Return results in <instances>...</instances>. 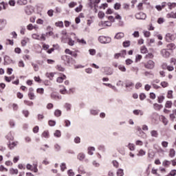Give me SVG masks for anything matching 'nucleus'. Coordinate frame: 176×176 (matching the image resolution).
<instances>
[{"label":"nucleus","instance_id":"13","mask_svg":"<svg viewBox=\"0 0 176 176\" xmlns=\"http://www.w3.org/2000/svg\"><path fill=\"white\" fill-rule=\"evenodd\" d=\"M65 79H67V76L65 75H63L62 76L57 78L56 82H58V83H63Z\"/></svg>","mask_w":176,"mask_h":176},{"label":"nucleus","instance_id":"41","mask_svg":"<svg viewBox=\"0 0 176 176\" xmlns=\"http://www.w3.org/2000/svg\"><path fill=\"white\" fill-rule=\"evenodd\" d=\"M32 38L33 39H37L38 41H39L41 39V36H39L38 34H33L32 35Z\"/></svg>","mask_w":176,"mask_h":176},{"label":"nucleus","instance_id":"57","mask_svg":"<svg viewBox=\"0 0 176 176\" xmlns=\"http://www.w3.org/2000/svg\"><path fill=\"white\" fill-rule=\"evenodd\" d=\"M18 65L19 67H21L22 68H24V67H25V65L24 64V61L23 60H19Z\"/></svg>","mask_w":176,"mask_h":176},{"label":"nucleus","instance_id":"36","mask_svg":"<svg viewBox=\"0 0 176 176\" xmlns=\"http://www.w3.org/2000/svg\"><path fill=\"white\" fill-rule=\"evenodd\" d=\"M13 79H14V76H12L10 77H8V76H5V80L6 82H12V80H13Z\"/></svg>","mask_w":176,"mask_h":176},{"label":"nucleus","instance_id":"21","mask_svg":"<svg viewBox=\"0 0 176 176\" xmlns=\"http://www.w3.org/2000/svg\"><path fill=\"white\" fill-rule=\"evenodd\" d=\"M94 151H95V148L94 147H89L87 148V154H89V155H94Z\"/></svg>","mask_w":176,"mask_h":176},{"label":"nucleus","instance_id":"1","mask_svg":"<svg viewBox=\"0 0 176 176\" xmlns=\"http://www.w3.org/2000/svg\"><path fill=\"white\" fill-rule=\"evenodd\" d=\"M98 41L100 43H109L111 42V38L100 36L98 38Z\"/></svg>","mask_w":176,"mask_h":176},{"label":"nucleus","instance_id":"8","mask_svg":"<svg viewBox=\"0 0 176 176\" xmlns=\"http://www.w3.org/2000/svg\"><path fill=\"white\" fill-rule=\"evenodd\" d=\"M174 39H175V36H174V35L170 34V33H168L166 34V41L167 42H169L170 41H174Z\"/></svg>","mask_w":176,"mask_h":176},{"label":"nucleus","instance_id":"49","mask_svg":"<svg viewBox=\"0 0 176 176\" xmlns=\"http://www.w3.org/2000/svg\"><path fill=\"white\" fill-rule=\"evenodd\" d=\"M0 171L1 172H8V168H6L5 167H3V165L0 166Z\"/></svg>","mask_w":176,"mask_h":176},{"label":"nucleus","instance_id":"34","mask_svg":"<svg viewBox=\"0 0 176 176\" xmlns=\"http://www.w3.org/2000/svg\"><path fill=\"white\" fill-rule=\"evenodd\" d=\"M104 86H107L108 87H110V89H112V90H116V87L114 85H112L111 84L109 83H103Z\"/></svg>","mask_w":176,"mask_h":176},{"label":"nucleus","instance_id":"47","mask_svg":"<svg viewBox=\"0 0 176 176\" xmlns=\"http://www.w3.org/2000/svg\"><path fill=\"white\" fill-rule=\"evenodd\" d=\"M34 28H35V27L31 23H30L27 26V30H28L29 31H32V30H34Z\"/></svg>","mask_w":176,"mask_h":176},{"label":"nucleus","instance_id":"6","mask_svg":"<svg viewBox=\"0 0 176 176\" xmlns=\"http://www.w3.org/2000/svg\"><path fill=\"white\" fill-rule=\"evenodd\" d=\"M135 17L138 20H145L146 19V14L144 12H139L135 14Z\"/></svg>","mask_w":176,"mask_h":176},{"label":"nucleus","instance_id":"52","mask_svg":"<svg viewBox=\"0 0 176 176\" xmlns=\"http://www.w3.org/2000/svg\"><path fill=\"white\" fill-rule=\"evenodd\" d=\"M167 97L168 98H173V91L172 90L168 91Z\"/></svg>","mask_w":176,"mask_h":176},{"label":"nucleus","instance_id":"38","mask_svg":"<svg viewBox=\"0 0 176 176\" xmlns=\"http://www.w3.org/2000/svg\"><path fill=\"white\" fill-rule=\"evenodd\" d=\"M54 136L56 137V138H60L61 137V131H55V133H54Z\"/></svg>","mask_w":176,"mask_h":176},{"label":"nucleus","instance_id":"60","mask_svg":"<svg viewBox=\"0 0 176 176\" xmlns=\"http://www.w3.org/2000/svg\"><path fill=\"white\" fill-rule=\"evenodd\" d=\"M112 164L114 168H118V162L117 161L113 160Z\"/></svg>","mask_w":176,"mask_h":176},{"label":"nucleus","instance_id":"5","mask_svg":"<svg viewBox=\"0 0 176 176\" xmlns=\"http://www.w3.org/2000/svg\"><path fill=\"white\" fill-rule=\"evenodd\" d=\"M3 58H4V64L6 65L9 64H13L14 63V61L12 60V58H10V56L8 55L4 56Z\"/></svg>","mask_w":176,"mask_h":176},{"label":"nucleus","instance_id":"31","mask_svg":"<svg viewBox=\"0 0 176 176\" xmlns=\"http://www.w3.org/2000/svg\"><path fill=\"white\" fill-rule=\"evenodd\" d=\"M29 170L30 171H33L34 173H37L38 170H37V164H33V168L29 169Z\"/></svg>","mask_w":176,"mask_h":176},{"label":"nucleus","instance_id":"51","mask_svg":"<svg viewBox=\"0 0 176 176\" xmlns=\"http://www.w3.org/2000/svg\"><path fill=\"white\" fill-rule=\"evenodd\" d=\"M144 155H145V151L143 149L139 150L138 156H144Z\"/></svg>","mask_w":176,"mask_h":176},{"label":"nucleus","instance_id":"29","mask_svg":"<svg viewBox=\"0 0 176 176\" xmlns=\"http://www.w3.org/2000/svg\"><path fill=\"white\" fill-rule=\"evenodd\" d=\"M17 3L19 5H27V3H28V1H27V0H18Z\"/></svg>","mask_w":176,"mask_h":176},{"label":"nucleus","instance_id":"44","mask_svg":"<svg viewBox=\"0 0 176 176\" xmlns=\"http://www.w3.org/2000/svg\"><path fill=\"white\" fill-rule=\"evenodd\" d=\"M68 45H69V46H74L75 45V41L72 40L71 38H69Z\"/></svg>","mask_w":176,"mask_h":176},{"label":"nucleus","instance_id":"39","mask_svg":"<svg viewBox=\"0 0 176 176\" xmlns=\"http://www.w3.org/2000/svg\"><path fill=\"white\" fill-rule=\"evenodd\" d=\"M98 17H99L100 19H102L103 17H105V13H104V12L100 11L98 13Z\"/></svg>","mask_w":176,"mask_h":176},{"label":"nucleus","instance_id":"7","mask_svg":"<svg viewBox=\"0 0 176 176\" xmlns=\"http://www.w3.org/2000/svg\"><path fill=\"white\" fill-rule=\"evenodd\" d=\"M160 53L164 58H168L170 57V52L166 49L161 50Z\"/></svg>","mask_w":176,"mask_h":176},{"label":"nucleus","instance_id":"10","mask_svg":"<svg viewBox=\"0 0 176 176\" xmlns=\"http://www.w3.org/2000/svg\"><path fill=\"white\" fill-rule=\"evenodd\" d=\"M34 91V89L30 88L29 93H28V97L30 100H34L35 98V94L32 93Z\"/></svg>","mask_w":176,"mask_h":176},{"label":"nucleus","instance_id":"14","mask_svg":"<svg viewBox=\"0 0 176 176\" xmlns=\"http://www.w3.org/2000/svg\"><path fill=\"white\" fill-rule=\"evenodd\" d=\"M30 42V39L27 37L23 38L21 40V46H27V43Z\"/></svg>","mask_w":176,"mask_h":176},{"label":"nucleus","instance_id":"15","mask_svg":"<svg viewBox=\"0 0 176 176\" xmlns=\"http://www.w3.org/2000/svg\"><path fill=\"white\" fill-rule=\"evenodd\" d=\"M126 89H133L134 87V83L131 81H127L125 85Z\"/></svg>","mask_w":176,"mask_h":176},{"label":"nucleus","instance_id":"22","mask_svg":"<svg viewBox=\"0 0 176 176\" xmlns=\"http://www.w3.org/2000/svg\"><path fill=\"white\" fill-rule=\"evenodd\" d=\"M16 146V142H10V144H8V148L10 150L14 148Z\"/></svg>","mask_w":176,"mask_h":176},{"label":"nucleus","instance_id":"19","mask_svg":"<svg viewBox=\"0 0 176 176\" xmlns=\"http://www.w3.org/2000/svg\"><path fill=\"white\" fill-rule=\"evenodd\" d=\"M170 161L167 160H164V161H163L162 165L163 167L164 168H168L170 166Z\"/></svg>","mask_w":176,"mask_h":176},{"label":"nucleus","instance_id":"43","mask_svg":"<svg viewBox=\"0 0 176 176\" xmlns=\"http://www.w3.org/2000/svg\"><path fill=\"white\" fill-rule=\"evenodd\" d=\"M32 65L36 72H37V71H39V66H38V65L35 63H32Z\"/></svg>","mask_w":176,"mask_h":176},{"label":"nucleus","instance_id":"27","mask_svg":"<svg viewBox=\"0 0 176 176\" xmlns=\"http://www.w3.org/2000/svg\"><path fill=\"white\" fill-rule=\"evenodd\" d=\"M150 133H151V137L154 138H158V132H157V131H151Z\"/></svg>","mask_w":176,"mask_h":176},{"label":"nucleus","instance_id":"45","mask_svg":"<svg viewBox=\"0 0 176 176\" xmlns=\"http://www.w3.org/2000/svg\"><path fill=\"white\" fill-rule=\"evenodd\" d=\"M135 144L138 146H142V145L144 144V142H142V141L141 140H136V142H135Z\"/></svg>","mask_w":176,"mask_h":176},{"label":"nucleus","instance_id":"54","mask_svg":"<svg viewBox=\"0 0 176 176\" xmlns=\"http://www.w3.org/2000/svg\"><path fill=\"white\" fill-rule=\"evenodd\" d=\"M118 69L120 71H122V72H126V67L123 65H119Z\"/></svg>","mask_w":176,"mask_h":176},{"label":"nucleus","instance_id":"3","mask_svg":"<svg viewBox=\"0 0 176 176\" xmlns=\"http://www.w3.org/2000/svg\"><path fill=\"white\" fill-rule=\"evenodd\" d=\"M33 12H34V7L32 6H27L25 8V12L28 16H31V14L33 13Z\"/></svg>","mask_w":176,"mask_h":176},{"label":"nucleus","instance_id":"61","mask_svg":"<svg viewBox=\"0 0 176 176\" xmlns=\"http://www.w3.org/2000/svg\"><path fill=\"white\" fill-rule=\"evenodd\" d=\"M123 46H124V47H129V46H130V41H124L123 43Z\"/></svg>","mask_w":176,"mask_h":176},{"label":"nucleus","instance_id":"4","mask_svg":"<svg viewBox=\"0 0 176 176\" xmlns=\"http://www.w3.org/2000/svg\"><path fill=\"white\" fill-rule=\"evenodd\" d=\"M144 67L148 69H153V68H155V62H153V60H148L147 63L144 65Z\"/></svg>","mask_w":176,"mask_h":176},{"label":"nucleus","instance_id":"35","mask_svg":"<svg viewBox=\"0 0 176 176\" xmlns=\"http://www.w3.org/2000/svg\"><path fill=\"white\" fill-rule=\"evenodd\" d=\"M77 42L80 43V45H86V41L83 38H77Z\"/></svg>","mask_w":176,"mask_h":176},{"label":"nucleus","instance_id":"53","mask_svg":"<svg viewBox=\"0 0 176 176\" xmlns=\"http://www.w3.org/2000/svg\"><path fill=\"white\" fill-rule=\"evenodd\" d=\"M76 5H77L76 2L72 1L69 3V8H75V6H76Z\"/></svg>","mask_w":176,"mask_h":176},{"label":"nucleus","instance_id":"28","mask_svg":"<svg viewBox=\"0 0 176 176\" xmlns=\"http://www.w3.org/2000/svg\"><path fill=\"white\" fill-rule=\"evenodd\" d=\"M166 47L169 50H174V49H175V44L170 43L168 44Z\"/></svg>","mask_w":176,"mask_h":176},{"label":"nucleus","instance_id":"42","mask_svg":"<svg viewBox=\"0 0 176 176\" xmlns=\"http://www.w3.org/2000/svg\"><path fill=\"white\" fill-rule=\"evenodd\" d=\"M173 105V102L171 101H167L165 104V107L166 108H171V106Z\"/></svg>","mask_w":176,"mask_h":176},{"label":"nucleus","instance_id":"25","mask_svg":"<svg viewBox=\"0 0 176 176\" xmlns=\"http://www.w3.org/2000/svg\"><path fill=\"white\" fill-rule=\"evenodd\" d=\"M127 148L131 151H135V145L133 144L129 143V144H127Z\"/></svg>","mask_w":176,"mask_h":176},{"label":"nucleus","instance_id":"32","mask_svg":"<svg viewBox=\"0 0 176 176\" xmlns=\"http://www.w3.org/2000/svg\"><path fill=\"white\" fill-rule=\"evenodd\" d=\"M124 175L123 169L118 168V170H117V176H123Z\"/></svg>","mask_w":176,"mask_h":176},{"label":"nucleus","instance_id":"37","mask_svg":"<svg viewBox=\"0 0 176 176\" xmlns=\"http://www.w3.org/2000/svg\"><path fill=\"white\" fill-rule=\"evenodd\" d=\"M160 85H161L162 87H164V88L168 87V82L166 81L161 82Z\"/></svg>","mask_w":176,"mask_h":176},{"label":"nucleus","instance_id":"50","mask_svg":"<svg viewBox=\"0 0 176 176\" xmlns=\"http://www.w3.org/2000/svg\"><path fill=\"white\" fill-rule=\"evenodd\" d=\"M91 6H93V3H100V0H89Z\"/></svg>","mask_w":176,"mask_h":176},{"label":"nucleus","instance_id":"12","mask_svg":"<svg viewBox=\"0 0 176 176\" xmlns=\"http://www.w3.org/2000/svg\"><path fill=\"white\" fill-rule=\"evenodd\" d=\"M114 38H115V39L120 40L122 38H124V33H123V32H118V33H117L116 34Z\"/></svg>","mask_w":176,"mask_h":176},{"label":"nucleus","instance_id":"24","mask_svg":"<svg viewBox=\"0 0 176 176\" xmlns=\"http://www.w3.org/2000/svg\"><path fill=\"white\" fill-rule=\"evenodd\" d=\"M140 52L142 54H146V53H148V49H146V47L142 46L140 47Z\"/></svg>","mask_w":176,"mask_h":176},{"label":"nucleus","instance_id":"55","mask_svg":"<svg viewBox=\"0 0 176 176\" xmlns=\"http://www.w3.org/2000/svg\"><path fill=\"white\" fill-rule=\"evenodd\" d=\"M5 166L11 167L12 166V162L10 161V160L5 162Z\"/></svg>","mask_w":176,"mask_h":176},{"label":"nucleus","instance_id":"23","mask_svg":"<svg viewBox=\"0 0 176 176\" xmlns=\"http://www.w3.org/2000/svg\"><path fill=\"white\" fill-rule=\"evenodd\" d=\"M77 159L80 161H83V160H85V154L82 153H78V155H77Z\"/></svg>","mask_w":176,"mask_h":176},{"label":"nucleus","instance_id":"2","mask_svg":"<svg viewBox=\"0 0 176 176\" xmlns=\"http://www.w3.org/2000/svg\"><path fill=\"white\" fill-rule=\"evenodd\" d=\"M101 29L106 28V27H111L112 23L109 21H101L98 23Z\"/></svg>","mask_w":176,"mask_h":176},{"label":"nucleus","instance_id":"11","mask_svg":"<svg viewBox=\"0 0 176 176\" xmlns=\"http://www.w3.org/2000/svg\"><path fill=\"white\" fill-rule=\"evenodd\" d=\"M175 154L176 151L174 148H170V150H168V157H170V158L175 157Z\"/></svg>","mask_w":176,"mask_h":176},{"label":"nucleus","instance_id":"58","mask_svg":"<svg viewBox=\"0 0 176 176\" xmlns=\"http://www.w3.org/2000/svg\"><path fill=\"white\" fill-rule=\"evenodd\" d=\"M176 175V170H172V171H170V173L167 176H175Z\"/></svg>","mask_w":176,"mask_h":176},{"label":"nucleus","instance_id":"9","mask_svg":"<svg viewBox=\"0 0 176 176\" xmlns=\"http://www.w3.org/2000/svg\"><path fill=\"white\" fill-rule=\"evenodd\" d=\"M6 26V20L0 19V31H2L3 28Z\"/></svg>","mask_w":176,"mask_h":176},{"label":"nucleus","instance_id":"18","mask_svg":"<svg viewBox=\"0 0 176 176\" xmlns=\"http://www.w3.org/2000/svg\"><path fill=\"white\" fill-rule=\"evenodd\" d=\"M10 174L11 175H16V174H20V173H19V170L16 169V168H10Z\"/></svg>","mask_w":176,"mask_h":176},{"label":"nucleus","instance_id":"26","mask_svg":"<svg viewBox=\"0 0 176 176\" xmlns=\"http://www.w3.org/2000/svg\"><path fill=\"white\" fill-rule=\"evenodd\" d=\"M64 108L65 109H66L67 111H69L71 109H72V106L71 105V104L69 103H66L64 105Z\"/></svg>","mask_w":176,"mask_h":176},{"label":"nucleus","instance_id":"46","mask_svg":"<svg viewBox=\"0 0 176 176\" xmlns=\"http://www.w3.org/2000/svg\"><path fill=\"white\" fill-rule=\"evenodd\" d=\"M82 8H83V6L80 5L78 7L76 8L75 10L77 13H79V12H82Z\"/></svg>","mask_w":176,"mask_h":176},{"label":"nucleus","instance_id":"62","mask_svg":"<svg viewBox=\"0 0 176 176\" xmlns=\"http://www.w3.org/2000/svg\"><path fill=\"white\" fill-rule=\"evenodd\" d=\"M44 91L45 89H43V88L37 89V93H38V94H43Z\"/></svg>","mask_w":176,"mask_h":176},{"label":"nucleus","instance_id":"63","mask_svg":"<svg viewBox=\"0 0 176 176\" xmlns=\"http://www.w3.org/2000/svg\"><path fill=\"white\" fill-rule=\"evenodd\" d=\"M60 167L61 168V171H64V170H65L67 169V167L65 166V163L61 164Z\"/></svg>","mask_w":176,"mask_h":176},{"label":"nucleus","instance_id":"30","mask_svg":"<svg viewBox=\"0 0 176 176\" xmlns=\"http://www.w3.org/2000/svg\"><path fill=\"white\" fill-rule=\"evenodd\" d=\"M167 6L170 10L174 9V8H175V6H176V3H168Z\"/></svg>","mask_w":176,"mask_h":176},{"label":"nucleus","instance_id":"59","mask_svg":"<svg viewBox=\"0 0 176 176\" xmlns=\"http://www.w3.org/2000/svg\"><path fill=\"white\" fill-rule=\"evenodd\" d=\"M55 124H56L55 121L52 120L48 121V124L50 125V126H55Z\"/></svg>","mask_w":176,"mask_h":176},{"label":"nucleus","instance_id":"40","mask_svg":"<svg viewBox=\"0 0 176 176\" xmlns=\"http://www.w3.org/2000/svg\"><path fill=\"white\" fill-rule=\"evenodd\" d=\"M122 5L120 3H116L114 5V9L116 10H119V9H120Z\"/></svg>","mask_w":176,"mask_h":176},{"label":"nucleus","instance_id":"16","mask_svg":"<svg viewBox=\"0 0 176 176\" xmlns=\"http://www.w3.org/2000/svg\"><path fill=\"white\" fill-rule=\"evenodd\" d=\"M41 137L43 138L48 139L50 138V131H45L42 133Z\"/></svg>","mask_w":176,"mask_h":176},{"label":"nucleus","instance_id":"33","mask_svg":"<svg viewBox=\"0 0 176 176\" xmlns=\"http://www.w3.org/2000/svg\"><path fill=\"white\" fill-rule=\"evenodd\" d=\"M45 76L52 80L54 78V73H47Z\"/></svg>","mask_w":176,"mask_h":176},{"label":"nucleus","instance_id":"17","mask_svg":"<svg viewBox=\"0 0 176 176\" xmlns=\"http://www.w3.org/2000/svg\"><path fill=\"white\" fill-rule=\"evenodd\" d=\"M160 120H162V122H163V124H164V126L167 125V124L168 123L167 118H166L163 116H160Z\"/></svg>","mask_w":176,"mask_h":176},{"label":"nucleus","instance_id":"64","mask_svg":"<svg viewBox=\"0 0 176 176\" xmlns=\"http://www.w3.org/2000/svg\"><path fill=\"white\" fill-rule=\"evenodd\" d=\"M162 146H163V148H167V146H168V142L163 141L162 142Z\"/></svg>","mask_w":176,"mask_h":176},{"label":"nucleus","instance_id":"48","mask_svg":"<svg viewBox=\"0 0 176 176\" xmlns=\"http://www.w3.org/2000/svg\"><path fill=\"white\" fill-rule=\"evenodd\" d=\"M163 101H164V96L162 95L158 96V102L161 104V102H163Z\"/></svg>","mask_w":176,"mask_h":176},{"label":"nucleus","instance_id":"56","mask_svg":"<svg viewBox=\"0 0 176 176\" xmlns=\"http://www.w3.org/2000/svg\"><path fill=\"white\" fill-rule=\"evenodd\" d=\"M89 54H90L91 56H94V55H96V50H94V49H90V50H89Z\"/></svg>","mask_w":176,"mask_h":176},{"label":"nucleus","instance_id":"20","mask_svg":"<svg viewBox=\"0 0 176 176\" xmlns=\"http://www.w3.org/2000/svg\"><path fill=\"white\" fill-rule=\"evenodd\" d=\"M56 27H59V28H64V23L63 21H58L55 23Z\"/></svg>","mask_w":176,"mask_h":176}]
</instances>
